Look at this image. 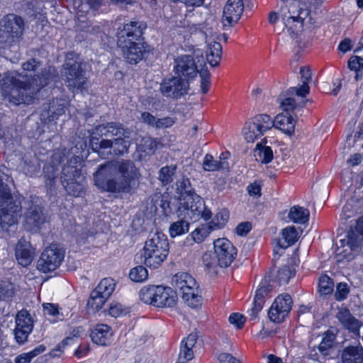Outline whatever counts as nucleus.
Returning a JSON list of instances; mask_svg holds the SVG:
<instances>
[{"instance_id":"nucleus-1","label":"nucleus","mask_w":363,"mask_h":363,"mask_svg":"<svg viewBox=\"0 0 363 363\" xmlns=\"http://www.w3.org/2000/svg\"><path fill=\"white\" fill-rule=\"evenodd\" d=\"M140 177L139 169L130 160L108 162L94 174L95 184L112 193H131Z\"/></svg>"},{"instance_id":"nucleus-2","label":"nucleus","mask_w":363,"mask_h":363,"mask_svg":"<svg viewBox=\"0 0 363 363\" xmlns=\"http://www.w3.org/2000/svg\"><path fill=\"white\" fill-rule=\"evenodd\" d=\"M176 191L179 194V206L177 215L189 218L195 222L201 218L208 220L211 217V211L206 207L203 199L198 195L190 180L187 177H182L177 180Z\"/></svg>"},{"instance_id":"nucleus-3","label":"nucleus","mask_w":363,"mask_h":363,"mask_svg":"<svg viewBox=\"0 0 363 363\" xmlns=\"http://www.w3.org/2000/svg\"><path fill=\"white\" fill-rule=\"evenodd\" d=\"M311 4L307 0H295L289 4L287 12L282 14V20L289 34L295 37L296 43L300 47L298 37L304 26H313L315 21L311 16Z\"/></svg>"},{"instance_id":"nucleus-4","label":"nucleus","mask_w":363,"mask_h":363,"mask_svg":"<svg viewBox=\"0 0 363 363\" xmlns=\"http://www.w3.org/2000/svg\"><path fill=\"white\" fill-rule=\"evenodd\" d=\"M0 87L5 98L14 105L30 104L39 91L35 89V86L30 81L24 83L16 79L13 72L5 73L0 77Z\"/></svg>"},{"instance_id":"nucleus-5","label":"nucleus","mask_w":363,"mask_h":363,"mask_svg":"<svg viewBox=\"0 0 363 363\" xmlns=\"http://www.w3.org/2000/svg\"><path fill=\"white\" fill-rule=\"evenodd\" d=\"M61 77L69 90H82L86 83L85 72L82 67V62L74 52L67 54L61 69Z\"/></svg>"},{"instance_id":"nucleus-6","label":"nucleus","mask_w":363,"mask_h":363,"mask_svg":"<svg viewBox=\"0 0 363 363\" xmlns=\"http://www.w3.org/2000/svg\"><path fill=\"white\" fill-rule=\"evenodd\" d=\"M48 221V216L41 199L30 196L26 201L23 213V226L26 231L38 233Z\"/></svg>"},{"instance_id":"nucleus-7","label":"nucleus","mask_w":363,"mask_h":363,"mask_svg":"<svg viewBox=\"0 0 363 363\" xmlns=\"http://www.w3.org/2000/svg\"><path fill=\"white\" fill-rule=\"evenodd\" d=\"M23 19L14 13L6 15L0 21V45L11 48L23 38L24 31Z\"/></svg>"},{"instance_id":"nucleus-8","label":"nucleus","mask_w":363,"mask_h":363,"mask_svg":"<svg viewBox=\"0 0 363 363\" xmlns=\"http://www.w3.org/2000/svg\"><path fill=\"white\" fill-rule=\"evenodd\" d=\"M172 283L188 306L196 308L201 305V296L199 287L194 278L189 274L177 273L172 277Z\"/></svg>"},{"instance_id":"nucleus-9","label":"nucleus","mask_w":363,"mask_h":363,"mask_svg":"<svg viewBox=\"0 0 363 363\" xmlns=\"http://www.w3.org/2000/svg\"><path fill=\"white\" fill-rule=\"evenodd\" d=\"M363 241V216L357 220L354 227H351L347 232L346 238L340 240V247L347 246L351 252H347V250L340 251L339 255H342V257L347 260L354 258V253L360 251Z\"/></svg>"},{"instance_id":"nucleus-10","label":"nucleus","mask_w":363,"mask_h":363,"mask_svg":"<svg viewBox=\"0 0 363 363\" xmlns=\"http://www.w3.org/2000/svg\"><path fill=\"white\" fill-rule=\"evenodd\" d=\"M272 118L267 114H259L247 121L242 129V134L248 143H254L265 132L273 127Z\"/></svg>"},{"instance_id":"nucleus-11","label":"nucleus","mask_w":363,"mask_h":363,"mask_svg":"<svg viewBox=\"0 0 363 363\" xmlns=\"http://www.w3.org/2000/svg\"><path fill=\"white\" fill-rule=\"evenodd\" d=\"M64 257V250L56 244H52L41 253L37 262V269L43 273L55 271L60 266Z\"/></svg>"},{"instance_id":"nucleus-12","label":"nucleus","mask_w":363,"mask_h":363,"mask_svg":"<svg viewBox=\"0 0 363 363\" xmlns=\"http://www.w3.org/2000/svg\"><path fill=\"white\" fill-rule=\"evenodd\" d=\"M22 198H17L9 203H0V225L2 229L9 228L18 223V218L22 211Z\"/></svg>"},{"instance_id":"nucleus-13","label":"nucleus","mask_w":363,"mask_h":363,"mask_svg":"<svg viewBox=\"0 0 363 363\" xmlns=\"http://www.w3.org/2000/svg\"><path fill=\"white\" fill-rule=\"evenodd\" d=\"M146 28V23L143 21H134L125 23L123 28H118L117 45L140 40Z\"/></svg>"},{"instance_id":"nucleus-14","label":"nucleus","mask_w":363,"mask_h":363,"mask_svg":"<svg viewBox=\"0 0 363 363\" xmlns=\"http://www.w3.org/2000/svg\"><path fill=\"white\" fill-rule=\"evenodd\" d=\"M189 86L188 80L177 76L164 79L160 89L164 96L178 99L188 93Z\"/></svg>"},{"instance_id":"nucleus-15","label":"nucleus","mask_w":363,"mask_h":363,"mask_svg":"<svg viewBox=\"0 0 363 363\" xmlns=\"http://www.w3.org/2000/svg\"><path fill=\"white\" fill-rule=\"evenodd\" d=\"M118 46L121 49L123 57L132 65L140 62L150 52V46L147 43L130 42Z\"/></svg>"},{"instance_id":"nucleus-16","label":"nucleus","mask_w":363,"mask_h":363,"mask_svg":"<svg viewBox=\"0 0 363 363\" xmlns=\"http://www.w3.org/2000/svg\"><path fill=\"white\" fill-rule=\"evenodd\" d=\"M214 253L220 262V267H228L235 259L237 250L226 238H218L213 242Z\"/></svg>"},{"instance_id":"nucleus-17","label":"nucleus","mask_w":363,"mask_h":363,"mask_svg":"<svg viewBox=\"0 0 363 363\" xmlns=\"http://www.w3.org/2000/svg\"><path fill=\"white\" fill-rule=\"evenodd\" d=\"M292 306V299L289 294L278 296L269 310V319L275 323L284 321Z\"/></svg>"},{"instance_id":"nucleus-18","label":"nucleus","mask_w":363,"mask_h":363,"mask_svg":"<svg viewBox=\"0 0 363 363\" xmlns=\"http://www.w3.org/2000/svg\"><path fill=\"white\" fill-rule=\"evenodd\" d=\"M174 71L179 77L191 79L196 77L200 71L198 69L194 57L191 55H184L174 60Z\"/></svg>"},{"instance_id":"nucleus-19","label":"nucleus","mask_w":363,"mask_h":363,"mask_svg":"<svg viewBox=\"0 0 363 363\" xmlns=\"http://www.w3.org/2000/svg\"><path fill=\"white\" fill-rule=\"evenodd\" d=\"M33 328V320L26 310L18 312L16 316V328L14 335L18 343H23L27 340L29 334Z\"/></svg>"},{"instance_id":"nucleus-20","label":"nucleus","mask_w":363,"mask_h":363,"mask_svg":"<svg viewBox=\"0 0 363 363\" xmlns=\"http://www.w3.org/2000/svg\"><path fill=\"white\" fill-rule=\"evenodd\" d=\"M130 132L128 128L117 122H110L94 127L91 132V136L111 138L117 135L130 138Z\"/></svg>"},{"instance_id":"nucleus-21","label":"nucleus","mask_w":363,"mask_h":363,"mask_svg":"<svg viewBox=\"0 0 363 363\" xmlns=\"http://www.w3.org/2000/svg\"><path fill=\"white\" fill-rule=\"evenodd\" d=\"M244 10L242 0H228L223 11L224 26H233L240 20Z\"/></svg>"},{"instance_id":"nucleus-22","label":"nucleus","mask_w":363,"mask_h":363,"mask_svg":"<svg viewBox=\"0 0 363 363\" xmlns=\"http://www.w3.org/2000/svg\"><path fill=\"white\" fill-rule=\"evenodd\" d=\"M65 113V101L61 99H56L43 105L40 117L43 123H49L58 119Z\"/></svg>"},{"instance_id":"nucleus-23","label":"nucleus","mask_w":363,"mask_h":363,"mask_svg":"<svg viewBox=\"0 0 363 363\" xmlns=\"http://www.w3.org/2000/svg\"><path fill=\"white\" fill-rule=\"evenodd\" d=\"M59 79L57 69L53 66H48L40 69V72L35 74L30 82L35 86V90H40L42 88L54 84Z\"/></svg>"},{"instance_id":"nucleus-24","label":"nucleus","mask_w":363,"mask_h":363,"mask_svg":"<svg viewBox=\"0 0 363 363\" xmlns=\"http://www.w3.org/2000/svg\"><path fill=\"white\" fill-rule=\"evenodd\" d=\"M63 157L60 152L52 155L51 162L45 164L43 168L44 177L45 179V186L50 192L54 189L59 172V164L61 163Z\"/></svg>"},{"instance_id":"nucleus-25","label":"nucleus","mask_w":363,"mask_h":363,"mask_svg":"<svg viewBox=\"0 0 363 363\" xmlns=\"http://www.w3.org/2000/svg\"><path fill=\"white\" fill-rule=\"evenodd\" d=\"M16 258L19 264L23 267L28 266L35 255V248L25 238H21L16 247Z\"/></svg>"},{"instance_id":"nucleus-26","label":"nucleus","mask_w":363,"mask_h":363,"mask_svg":"<svg viewBox=\"0 0 363 363\" xmlns=\"http://www.w3.org/2000/svg\"><path fill=\"white\" fill-rule=\"evenodd\" d=\"M336 318L342 325L350 332L359 335L361 323L354 318L347 308H340L337 313Z\"/></svg>"},{"instance_id":"nucleus-27","label":"nucleus","mask_w":363,"mask_h":363,"mask_svg":"<svg viewBox=\"0 0 363 363\" xmlns=\"http://www.w3.org/2000/svg\"><path fill=\"white\" fill-rule=\"evenodd\" d=\"M145 250H153L167 255L169 253V242L167 237L162 233L150 234L145 242Z\"/></svg>"},{"instance_id":"nucleus-28","label":"nucleus","mask_w":363,"mask_h":363,"mask_svg":"<svg viewBox=\"0 0 363 363\" xmlns=\"http://www.w3.org/2000/svg\"><path fill=\"white\" fill-rule=\"evenodd\" d=\"M112 335L111 328L106 324L96 325L90 333L93 342L102 346H106L111 343Z\"/></svg>"},{"instance_id":"nucleus-29","label":"nucleus","mask_w":363,"mask_h":363,"mask_svg":"<svg viewBox=\"0 0 363 363\" xmlns=\"http://www.w3.org/2000/svg\"><path fill=\"white\" fill-rule=\"evenodd\" d=\"M271 291L269 285H261L256 291L252 308L248 311L250 320L257 318L264 304V298Z\"/></svg>"},{"instance_id":"nucleus-30","label":"nucleus","mask_w":363,"mask_h":363,"mask_svg":"<svg viewBox=\"0 0 363 363\" xmlns=\"http://www.w3.org/2000/svg\"><path fill=\"white\" fill-rule=\"evenodd\" d=\"M272 123H274L273 127L288 135L292 134L294 131L296 121L290 113H281L278 114L272 120Z\"/></svg>"},{"instance_id":"nucleus-31","label":"nucleus","mask_w":363,"mask_h":363,"mask_svg":"<svg viewBox=\"0 0 363 363\" xmlns=\"http://www.w3.org/2000/svg\"><path fill=\"white\" fill-rule=\"evenodd\" d=\"M112 140L108 139H103L99 141V138L96 136H90L89 146L94 152H96L102 158H106L111 154Z\"/></svg>"},{"instance_id":"nucleus-32","label":"nucleus","mask_w":363,"mask_h":363,"mask_svg":"<svg viewBox=\"0 0 363 363\" xmlns=\"http://www.w3.org/2000/svg\"><path fill=\"white\" fill-rule=\"evenodd\" d=\"M342 363H363V347L349 346L342 352Z\"/></svg>"},{"instance_id":"nucleus-33","label":"nucleus","mask_w":363,"mask_h":363,"mask_svg":"<svg viewBox=\"0 0 363 363\" xmlns=\"http://www.w3.org/2000/svg\"><path fill=\"white\" fill-rule=\"evenodd\" d=\"M301 79L303 84L301 87H290L289 94H296V96L304 97L309 93L308 82L311 78V72L308 67H301L300 68Z\"/></svg>"},{"instance_id":"nucleus-34","label":"nucleus","mask_w":363,"mask_h":363,"mask_svg":"<svg viewBox=\"0 0 363 363\" xmlns=\"http://www.w3.org/2000/svg\"><path fill=\"white\" fill-rule=\"evenodd\" d=\"M75 164V160L73 161L71 160L63 167L61 175L62 184L70 181H77V179L84 177L82 175L81 170L78 169Z\"/></svg>"},{"instance_id":"nucleus-35","label":"nucleus","mask_w":363,"mask_h":363,"mask_svg":"<svg viewBox=\"0 0 363 363\" xmlns=\"http://www.w3.org/2000/svg\"><path fill=\"white\" fill-rule=\"evenodd\" d=\"M144 258V264L150 268H157L165 260L167 255L153 250L143 249L142 255Z\"/></svg>"},{"instance_id":"nucleus-36","label":"nucleus","mask_w":363,"mask_h":363,"mask_svg":"<svg viewBox=\"0 0 363 363\" xmlns=\"http://www.w3.org/2000/svg\"><path fill=\"white\" fill-rule=\"evenodd\" d=\"M222 55V46L220 43L213 41L208 45L206 57L208 62L212 67L219 65Z\"/></svg>"},{"instance_id":"nucleus-37","label":"nucleus","mask_w":363,"mask_h":363,"mask_svg":"<svg viewBox=\"0 0 363 363\" xmlns=\"http://www.w3.org/2000/svg\"><path fill=\"white\" fill-rule=\"evenodd\" d=\"M160 298L157 299L156 307H173L177 301V292L170 287L162 286Z\"/></svg>"},{"instance_id":"nucleus-38","label":"nucleus","mask_w":363,"mask_h":363,"mask_svg":"<svg viewBox=\"0 0 363 363\" xmlns=\"http://www.w3.org/2000/svg\"><path fill=\"white\" fill-rule=\"evenodd\" d=\"M264 141L266 143L265 138L261 143L257 144L254 156L257 161L267 164L273 159V152L270 147L262 145Z\"/></svg>"},{"instance_id":"nucleus-39","label":"nucleus","mask_w":363,"mask_h":363,"mask_svg":"<svg viewBox=\"0 0 363 363\" xmlns=\"http://www.w3.org/2000/svg\"><path fill=\"white\" fill-rule=\"evenodd\" d=\"M203 168L208 172L219 171L228 169V162L227 161L216 160L211 155L206 154L203 161Z\"/></svg>"},{"instance_id":"nucleus-40","label":"nucleus","mask_w":363,"mask_h":363,"mask_svg":"<svg viewBox=\"0 0 363 363\" xmlns=\"http://www.w3.org/2000/svg\"><path fill=\"white\" fill-rule=\"evenodd\" d=\"M177 217L181 219L171 224L169 228V235L172 238L184 234L189 229V220H191L189 218L179 216L178 215Z\"/></svg>"},{"instance_id":"nucleus-41","label":"nucleus","mask_w":363,"mask_h":363,"mask_svg":"<svg viewBox=\"0 0 363 363\" xmlns=\"http://www.w3.org/2000/svg\"><path fill=\"white\" fill-rule=\"evenodd\" d=\"M84 178L77 179V181H70L62 184L68 194L78 197L84 193L85 184Z\"/></svg>"},{"instance_id":"nucleus-42","label":"nucleus","mask_w":363,"mask_h":363,"mask_svg":"<svg viewBox=\"0 0 363 363\" xmlns=\"http://www.w3.org/2000/svg\"><path fill=\"white\" fill-rule=\"evenodd\" d=\"M289 89L285 92H282L279 98L280 107L285 112L284 113H289V112L294 111L297 108V104L293 96L296 94H289Z\"/></svg>"},{"instance_id":"nucleus-43","label":"nucleus","mask_w":363,"mask_h":363,"mask_svg":"<svg viewBox=\"0 0 363 363\" xmlns=\"http://www.w3.org/2000/svg\"><path fill=\"white\" fill-rule=\"evenodd\" d=\"M309 211L308 209L298 206L291 208L288 217L296 223H305L308 220Z\"/></svg>"},{"instance_id":"nucleus-44","label":"nucleus","mask_w":363,"mask_h":363,"mask_svg":"<svg viewBox=\"0 0 363 363\" xmlns=\"http://www.w3.org/2000/svg\"><path fill=\"white\" fill-rule=\"evenodd\" d=\"M284 242H279L280 247L286 249L294 245L298 240V232L295 227L289 226L284 228L281 232Z\"/></svg>"},{"instance_id":"nucleus-45","label":"nucleus","mask_w":363,"mask_h":363,"mask_svg":"<svg viewBox=\"0 0 363 363\" xmlns=\"http://www.w3.org/2000/svg\"><path fill=\"white\" fill-rule=\"evenodd\" d=\"M8 181V175L4 174L0 175V203H9L11 200L21 198L17 196H12L10 188L6 184Z\"/></svg>"},{"instance_id":"nucleus-46","label":"nucleus","mask_w":363,"mask_h":363,"mask_svg":"<svg viewBox=\"0 0 363 363\" xmlns=\"http://www.w3.org/2000/svg\"><path fill=\"white\" fill-rule=\"evenodd\" d=\"M107 299L106 297H104L102 294L94 289L87 301V307L92 313H96L103 307Z\"/></svg>"},{"instance_id":"nucleus-47","label":"nucleus","mask_w":363,"mask_h":363,"mask_svg":"<svg viewBox=\"0 0 363 363\" xmlns=\"http://www.w3.org/2000/svg\"><path fill=\"white\" fill-rule=\"evenodd\" d=\"M117 138L112 140V150L114 155L121 156L128 153L130 147V142L123 136L117 135Z\"/></svg>"},{"instance_id":"nucleus-48","label":"nucleus","mask_w":363,"mask_h":363,"mask_svg":"<svg viewBox=\"0 0 363 363\" xmlns=\"http://www.w3.org/2000/svg\"><path fill=\"white\" fill-rule=\"evenodd\" d=\"M116 283L114 279L111 277H107L103 279L94 290L100 294H102L104 297L108 298L114 291Z\"/></svg>"},{"instance_id":"nucleus-49","label":"nucleus","mask_w":363,"mask_h":363,"mask_svg":"<svg viewBox=\"0 0 363 363\" xmlns=\"http://www.w3.org/2000/svg\"><path fill=\"white\" fill-rule=\"evenodd\" d=\"M335 340V335L331 331H327L323 334L321 342L318 346V351L324 356L329 354Z\"/></svg>"},{"instance_id":"nucleus-50","label":"nucleus","mask_w":363,"mask_h":363,"mask_svg":"<svg viewBox=\"0 0 363 363\" xmlns=\"http://www.w3.org/2000/svg\"><path fill=\"white\" fill-rule=\"evenodd\" d=\"M229 219V212L228 210L223 208L218 212L213 218L208 225L211 227L212 230L220 229L223 228Z\"/></svg>"},{"instance_id":"nucleus-51","label":"nucleus","mask_w":363,"mask_h":363,"mask_svg":"<svg viewBox=\"0 0 363 363\" xmlns=\"http://www.w3.org/2000/svg\"><path fill=\"white\" fill-rule=\"evenodd\" d=\"M160 205L164 215L168 216L174 212L177 213V210L179 206V199L177 201L175 198L168 199L167 196H162Z\"/></svg>"},{"instance_id":"nucleus-52","label":"nucleus","mask_w":363,"mask_h":363,"mask_svg":"<svg viewBox=\"0 0 363 363\" xmlns=\"http://www.w3.org/2000/svg\"><path fill=\"white\" fill-rule=\"evenodd\" d=\"M176 169L175 165L165 166L160 169L159 172V179L162 185H167L173 181Z\"/></svg>"},{"instance_id":"nucleus-53","label":"nucleus","mask_w":363,"mask_h":363,"mask_svg":"<svg viewBox=\"0 0 363 363\" xmlns=\"http://www.w3.org/2000/svg\"><path fill=\"white\" fill-rule=\"evenodd\" d=\"M155 288L156 285H148L143 286L139 292L140 300L146 304L153 306V301H155Z\"/></svg>"},{"instance_id":"nucleus-54","label":"nucleus","mask_w":363,"mask_h":363,"mask_svg":"<svg viewBox=\"0 0 363 363\" xmlns=\"http://www.w3.org/2000/svg\"><path fill=\"white\" fill-rule=\"evenodd\" d=\"M348 67L356 72L354 78L357 81L359 80L363 74V58L356 55L352 56L348 60Z\"/></svg>"},{"instance_id":"nucleus-55","label":"nucleus","mask_w":363,"mask_h":363,"mask_svg":"<svg viewBox=\"0 0 363 363\" xmlns=\"http://www.w3.org/2000/svg\"><path fill=\"white\" fill-rule=\"evenodd\" d=\"M212 229L207 224L202 225L200 228L195 229L191 233V236L193 240L197 243L202 242L212 232Z\"/></svg>"},{"instance_id":"nucleus-56","label":"nucleus","mask_w":363,"mask_h":363,"mask_svg":"<svg viewBox=\"0 0 363 363\" xmlns=\"http://www.w3.org/2000/svg\"><path fill=\"white\" fill-rule=\"evenodd\" d=\"M295 275V269L288 265H284L277 272V279L279 284H287L289 279Z\"/></svg>"},{"instance_id":"nucleus-57","label":"nucleus","mask_w":363,"mask_h":363,"mask_svg":"<svg viewBox=\"0 0 363 363\" xmlns=\"http://www.w3.org/2000/svg\"><path fill=\"white\" fill-rule=\"evenodd\" d=\"M147 270L142 265L133 267L129 273L130 279L135 282H142L147 279Z\"/></svg>"},{"instance_id":"nucleus-58","label":"nucleus","mask_w":363,"mask_h":363,"mask_svg":"<svg viewBox=\"0 0 363 363\" xmlns=\"http://www.w3.org/2000/svg\"><path fill=\"white\" fill-rule=\"evenodd\" d=\"M203 264L209 272H216V269L220 267V262L216 255L205 253L202 257Z\"/></svg>"},{"instance_id":"nucleus-59","label":"nucleus","mask_w":363,"mask_h":363,"mask_svg":"<svg viewBox=\"0 0 363 363\" xmlns=\"http://www.w3.org/2000/svg\"><path fill=\"white\" fill-rule=\"evenodd\" d=\"M333 280L327 275H323L319 280V291L323 295H327L333 291Z\"/></svg>"},{"instance_id":"nucleus-60","label":"nucleus","mask_w":363,"mask_h":363,"mask_svg":"<svg viewBox=\"0 0 363 363\" xmlns=\"http://www.w3.org/2000/svg\"><path fill=\"white\" fill-rule=\"evenodd\" d=\"M192 349V347L181 342L180 352L179 354V359L181 362L186 363L194 358Z\"/></svg>"},{"instance_id":"nucleus-61","label":"nucleus","mask_w":363,"mask_h":363,"mask_svg":"<svg viewBox=\"0 0 363 363\" xmlns=\"http://www.w3.org/2000/svg\"><path fill=\"white\" fill-rule=\"evenodd\" d=\"M350 292V289L346 283L340 282L336 286V291L334 294L335 300L341 301L345 300Z\"/></svg>"},{"instance_id":"nucleus-62","label":"nucleus","mask_w":363,"mask_h":363,"mask_svg":"<svg viewBox=\"0 0 363 363\" xmlns=\"http://www.w3.org/2000/svg\"><path fill=\"white\" fill-rule=\"evenodd\" d=\"M200 74L201 81V88L203 94H206L208 91V87L210 84V73L206 69H201Z\"/></svg>"},{"instance_id":"nucleus-63","label":"nucleus","mask_w":363,"mask_h":363,"mask_svg":"<svg viewBox=\"0 0 363 363\" xmlns=\"http://www.w3.org/2000/svg\"><path fill=\"white\" fill-rule=\"evenodd\" d=\"M228 320L231 324L235 325L238 329L242 328L245 322V316L238 313H232Z\"/></svg>"},{"instance_id":"nucleus-64","label":"nucleus","mask_w":363,"mask_h":363,"mask_svg":"<svg viewBox=\"0 0 363 363\" xmlns=\"http://www.w3.org/2000/svg\"><path fill=\"white\" fill-rule=\"evenodd\" d=\"M252 229V224L250 222L245 221L239 223L236 227V233L240 236H245Z\"/></svg>"}]
</instances>
